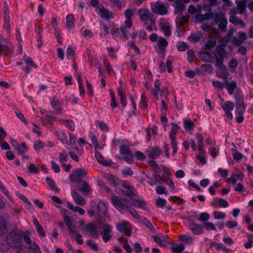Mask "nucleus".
Instances as JSON below:
<instances>
[{
	"label": "nucleus",
	"instance_id": "obj_1",
	"mask_svg": "<svg viewBox=\"0 0 253 253\" xmlns=\"http://www.w3.org/2000/svg\"><path fill=\"white\" fill-rule=\"evenodd\" d=\"M29 232L22 234L20 232H12L6 236V242L9 246L11 247H17L22 238L27 244H30L31 240L29 237Z\"/></svg>",
	"mask_w": 253,
	"mask_h": 253
},
{
	"label": "nucleus",
	"instance_id": "obj_2",
	"mask_svg": "<svg viewBox=\"0 0 253 253\" xmlns=\"http://www.w3.org/2000/svg\"><path fill=\"white\" fill-rule=\"evenodd\" d=\"M225 44L224 43H219L215 48L213 53L215 58V66L216 68L220 69H225V66L223 65V59L227 56V53L225 49Z\"/></svg>",
	"mask_w": 253,
	"mask_h": 253
},
{
	"label": "nucleus",
	"instance_id": "obj_3",
	"mask_svg": "<svg viewBox=\"0 0 253 253\" xmlns=\"http://www.w3.org/2000/svg\"><path fill=\"white\" fill-rule=\"evenodd\" d=\"M63 220L65 223L68 227V231L70 234L71 236L75 235V239L77 242V243L82 245L83 244L84 242L83 239H82V235L78 233L77 231L76 226L73 222V220L71 218V217L67 215H65L63 217Z\"/></svg>",
	"mask_w": 253,
	"mask_h": 253
},
{
	"label": "nucleus",
	"instance_id": "obj_4",
	"mask_svg": "<svg viewBox=\"0 0 253 253\" xmlns=\"http://www.w3.org/2000/svg\"><path fill=\"white\" fill-rule=\"evenodd\" d=\"M171 130L169 132V138L170 139V144L173 149V154H175L177 151V142L176 141V135L179 129L178 125L174 123L171 124Z\"/></svg>",
	"mask_w": 253,
	"mask_h": 253
},
{
	"label": "nucleus",
	"instance_id": "obj_5",
	"mask_svg": "<svg viewBox=\"0 0 253 253\" xmlns=\"http://www.w3.org/2000/svg\"><path fill=\"white\" fill-rule=\"evenodd\" d=\"M141 21L144 25L149 24V23H155V19L152 14L146 8H141L138 11Z\"/></svg>",
	"mask_w": 253,
	"mask_h": 253
},
{
	"label": "nucleus",
	"instance_id": "obj_6",
	"mask_svg": "<svg viewBox=\"0 0 253 253\" xmlns=\"http://www.w3.org/2000/svg\"><path fill=\"white\" fill-rule=\"evenodd\" d=\"M128 27L126 25L121 27L120 28H116L111 31V34L115 39L128 38Z\"/></svg>",
	"mask_w": 253,
	"mask_h": 253
},
{
	"label": "nucleus",
	"instance_id": "obj_7",
	"mask_svg": "<svg viewBox=\"0 0 253 253\" xmlns=\"http://www.w3.org/2000/svg\"><path fill=\"white\" fill-rule=\"evenodd\" d=\"M120 152L126 162L129 164L133 163V155L127 145L125 144L121 145L120 147Z\"/></svg>",
	"mask_w": 253,
	"mask_h": 253
},
{
	"label": "nucleus",
	"instance_id": "obj_8",
	"mask_svg": "<svg viewBox=\"0 0 253 253\" xmlns=\"http://www.w3.org/2000/svg\"><path fill=\"white\" fill-rule=\"evenodd\" d=\"M151 9L152 11L157 14L161 15L167 14L168 10L164 3L160 1L151 3Z\"/></svg>",
	"mask_w": 253,
	"mask_h": 253
},
{
	"label": "nucleus",
	"instance_id": "obj_9",
	"mask_svg": "<svg viewBox=\"0 0 253 253\" xmlns=\"http://www.w3.org/2000/svg\"><path fill=\"white\" fill-rule=\"evenodd\" d=\"M101 229V236L102 239L105 243H107L111 240L113 227L109 223H106L102 226Z\"/></svg>",
	"mask_w": 253,
	"mask_h": 253
},
{
	"label": "nucleus",
	"instance_id": "obj_10",
	"mask_svg": "<svg viewBox=\"0 0 253 253\" xmlns=\"http://www.w3.org/2000/svg\"><path fill=\"white\" fill-rule=\"evenodd\" d=\"M117 230L129 237L131 235V229L129 222L122 220L116 225Z\"/></svg>",
	"mask_w": 253,
	"mask_h": 253
},
{
	"label": "nucleus",
	"instance_id": "obj_11",
	"mask_svg": "<svg viewBox=\"0 0 253 253\" xmlns=\"http://www.w3.org/2000/svg\"><path fill=\"white\" fill-rule=\"evenodd\" d=\"M107 203L102 201H100L97 204L94 201H91L90 206L92 208H95L97 213L98 214H105L107 212Z\"/></svg>",
	"mask_w": 253,
	"mask_h": 253
},
{
	"label": "nucleus",
	"instance_id": "obj_12",
	"mask_svg": "<svg viewBox=\"0 0 253 253\" xmlns=\"http://www.w3.org/2000/svg\"><path fill=\"white\" fill-rule=\"evenodd\" d=\"M16 64L18 66L22 65L21 68L23 69L25 74H29L32 68V60L27 56H24L21 61L17 62Z\"/></svg>",
	"mask_w": 253,
	"mask_h": 253
},
{
	"label": "nucleus",
	"instance_id": "obj_13",
	"mask_svg": "<svg viewBox=\"0 0 253 253\" xmlns=\"http://www.w3.org/2000/svg\"><path fill=\"white\" fill-rule=\"evenodd\" d=\"M98 14L104 20H109L113 18V14L108 9L105 8L102 5H99L96 8Z\"/></svg>",
	"mask_w": 253,
	"mask_h": 253
},
{
	"label": "nucleus",
	"instance_id": "obj_14",
	"mask_svg": "<svg viewBox=\"0 0 253 253\" xmlns=\"http://www.w3.org/2000/svg\"><path fill=\"white\" fill-rule=\"evenodd\" d=\"M111 201L114 207L120 211H122L126 208L127 205L125 203L126 202L115 195L111 197Z\"/></svg>",
	"mask_w": 253,
	"mask_h": 253
},
{
	"label": "nucleus",
	"instance_id": "obj_15",
	"mask_svg": "<svg viewBox=\"0 0 253 253\" xmlns=\"http://www.w3.org/2000/svg\"><path fill=\"white\" fill-rule=\"evenodd\" d=\"M87 173V171L85 169H77L74 172H73L72 175L70 176V181L73 182H77L79 179L83 177Z\"/></svg>",
	"mask_w": 253,
	"mask_h": 253
},
{
	"label": "nucleus",
	"instance_id": "obj_16",
	"mask_svg": "<svg viewBox=\"0 0 253 253\" xmlns=\"http://www.w3.org/2000/svg\"><path fill=\"white\" fill-rule=\"evenodd\" d=\"M221 106L227 117L232 119L233 118V115L231 112L234 109L235 106L234 103L230 101H227L224 103L221 104Z\"/></svg>",
	"mask_w": 253,
	"mask_h": 253
},
{
	"label": "nucleus",
	"instance_id": "obj_17",
	"mask_svg": "<svg viewBox=\"0 0 253 253\" xmlns=\"http://www.w3.org/2000/svg\"><path fill=\"white\" fill-rule=\"evenodd\" d=\"M83 231L86 234L91 236L92 238H97V229L96 225L93 223L87 224Z\"/></svg>",
	"mask_w": 253,
	"mask_h": 253
},
{
	"label": "nucleus",
	"instance_id": "obj_18",
	"mask_svg": "<svg viewBox=\"0 0 253 253\" xmlns=\"http://www.w3.org/2000/svg\"><path fill=\"white\" fill-rule=\"evenodd\" d=\"M160 28L162 30L165 36H170L171 35V26L169 23L165 19H162L160 21Z\"/></svg>",
	"mask_w": 253,
	"mask_h": 253
},
{
	"label": "nucleus",
	"instance_id": "obj_19",
	"mask_svg": "<svg viewBox=\"0 0 253 253\" xmlns=\"http://www.w3.org/2000/svg\"><path fill=\"white\" fill-rule=\"evenodd\" d=\"M211 205L214 208L219 207L223 208H226L229 206L227 201L222 198H214L211 203Z\"/></svg>",
	"mask_w": 253,
	"mask_h": 253
},
{
	"label": "nucleus",
	"instance_id": "obj_20",
	"mask_svg": "<svg viewBox=\"0 0 253 253\" xmlns=\"http://www.w3.org/2000/svg\"><path fill=\"white\" fill-rule=\"evenodd\" d=\"M134 12L135 10L132 9H126L125 12V16L126 19L125 23L128 28H130L132 26L131 18L133 16Z\"/></svg>",
	"mask_w": 253,
	"mask_h": 253
},
{
	"label": "nucleus",
	"instance_id": "obj_21",
	"mask_svg": "<svg viewBox=\"0 0 253 253\" xmlns=\"http://www.w3.org/2000/svg\"><path fill=\"white\" fill-rule=\"evenodd\" d=\"M158 48H157V52L158 53H161L164 52L166 47L168 45L167 41L163 37H160L157 44Z\"/></svg>",
	"mask_w": 253,
	"mask_h": 253
},
{
	"label": "nucleus",
	"instance_id": "obj_22",
	"mask_svg": "<svg viewBox=\"0 0 253 253\" xmlns=\"http://www.w3.org/2000/svg\"><path fill=\"white\" fill-rule=\"evenodd\" d=\"M130 202L131 205L136 208H141L143 209H145L146 208V204L144 200L135 198H131L130 199Z\"/></svg>",
	"mask_w": 253,
	"mask_h": 253
},
{
	"label": "nucleus",
	"instance_id": "obj_23",
	"mask_svg": "<svg viewBox=\"0 0 253 253\" xmlns=\"http://www.w3.org/2000/svg\"><path fill=\"white\" fill-rule=\"evenodd\" d=\"M189 226L193 233L195 235H200L203 232V227L200 224H196L194 222H191Z\"/></svg>",
	"mask_w": 253,
	"mask_h": 253
},
{
	"label": "nucleus",
	"instance_id": "obj_24",
	"mask_svg": "<svg viewBox=\"0 0 253 253\" xmlns=\"http://www.w3.org/2000/svg\"><path fill=\"white\" fill-rule=\"evenodd\" d=\"M95 156L97 161L102 165L107 166L113 164L112 161L105 160L102 155L97 151V150H95Z\"/></svg>",
	"mask_w": 253,
	"mask_h": 253
},
{
	"label": "nucleus",
	"instance_id": "obj_25",
	"mask_svg": "<svg viewBox=\"0 0 253 253\" xmlns=\"http://www.w3.org/2000/svg\"><path fill=\"white\" fill-rule=\"evenodd\" d=\"M72 196L74 201L77 204L81 206L85 205L86 202L84 198L77 193L75 190L72 191Z\"/></svg>",
	"mask_w": 253,
	"mask_h": 253
},
{
	"label": "nucleus",
	"instance_id": "obj_26",
	"mask_svg": "<svg viewBox=\"0 0 253 253\" xmlns=\"http://www.w3.org/2000/svg\"><path fill=\"white\" fill-rule=\"evenodd\" d=\"M162 153V150L158 147L150 148L148 150L149 157L153 159L160 155Z\"/></svg>",
	"mask_w": 253,
	"mask_h": 253
},
{
	"label": "nucleus",
	"instance_id": "obj_27",
	"mask_svg": "<svg viewBox=\"0 0 253 253\" xmlns=\"http://www.w3.org/2000/svg\"><path fill=\"white\" fill-rule=\"evenodd\" d=\"M33 222L35 226V229L38 232L39 236L40 237H44L45 236V233L42 227L40 224L38 220L36 218L34 219Z\"/></svg>",
	"mask_w": 253,
	"mask_h": 253
},
{
	"label": "nucleus",
	"instance_id": "obj_28",
	"mask_svg": "<svg viewBox=\"0 0 253 253\" xmlns=\"http://www.w3.org/2000/svg\"><path fill=\"white\" fill-rule=\"evenodd\" d=\"M111 5L113 7H117L119 9L126 6V2L124 0H109Z\"/></svg>",
	"mask_w": 253,
	"mask_h": 253
},
{
	"label": "nucleus",
	"instance_id": "obj_29",
	"mask_svg": "<svg viewBox=\"0 0 253 253\" xmlns=\"http://www.w3.org/2000/svg\"><path fill=\"white\" fill-rule=\"evenodd\" d=\"M103 177L104 179L107 180L110 184L116 185L119 182V179L113 174L104 173Z\"/></svg>",
	"mask_w": 253,
	"mask_h": 253
},
{
	"label": "nucleus",
	"instance_id": "obj_30",
	"mask_svg": "<svg viewBox=\"0 0 253 253\" xmlns=\"http://www.w3.org/2000/svg\"><path fill=\"white\" fill-rule=\"evenodd\" d=\"M225 84L226 85L227 90L228 93L230 95L233 94L235 89L237 87V84L234 81H232L230 82H225Z\"/></svg>",
	"mask_w": 253,
	"mask_h": 253
},
{
	"label": "nucleus",
	"instance_id": "obj_31",
	"mask_svg": "<svg viewBox=\"0 0 253 253\" xmlns=\"http://www.w3.org/2000/svg\"><path fill=\"white\" fill-rule=\"evenodd\" d=\"M80 191L84 194L91 193V189L89 184L85 181H83L79 188Z\"/></svg>",
	"mask_w": 253,
	"mask_h": 253
},
{
	"label": "nucleus",
	"instance_id": "obj_32",
	"mask_svg": "<svg viewBox=\"0 0 253 253\" xmlns=\"http://www.w3.org/2000/svg\"><path fill=\"white\" fill-rule=\"evenodd\" d=\"M229 21L233 24L239 25L241 27H244L245 26L243 20L239 19L235 15H230L229 17Z\"/></svg>",
	"mask_w": 253,
	"mask_h": 253
},
{
	"label": "nucleus",
	"instance_id": "obj_33",
	"mask_svg": "<svg viewBox=\"0 0 253 253\" xmlns=\"http://www.w3.org/2000/svg\"><path fill=\"white\" fill-rule=\"evenodd\" d=\"M55 134L57 136L58 139L61 141L63 144L67 143V136L66 134L61 130H56Z\"/></svg>",
	"mask_w": 253,
	"mask_h": 253
},
{
	"label": "nucleus",
	"instance_id": "obj_34",
	"mask_svg": "<svg viewBox=\"0 0 253 253\" xmlns=\"http://www.w3.org/2000/svg\"><path fill=\"white\" fill-rule=\"evenodd\" d=\"M236 3L238 13L240 14L243 13L246 9V1L244 0H237Z\"/></svg>",
	"mask_w": 253,
	"mask_h": 253
},
{
	"label": "nucleus",
	"instance_id": "obj_35",
	"mask_svg": "<svg viewBox=\"0 0 253 253\" xmlns=\"http://www.w3.org/2000/svg\"><path fill=\"white\" fill-rule=\"evenodd\" d=\"M60 123L66 126L71 131H74L75 129V125L74 122L71 120H60Z\"/></svg>",
	"mask_w": 253,
	"mask_h": 253
},
{
	"label": "nucleus",
	"instance_id": "obj_36",
	"mask_svg": "<svg viewBox=\"0 0 253 253\" xmlns=\"http://www.w3.org/2000/svg\"><path fill=\"white\" fill-rule=\"evenodd\" d=\"M153 238L154 241L160 246L166 247L167 246L168 241H165L164 239H162L160 235L159 236H153Z\"/></svg>",
	"mask_w": 253,
	"mask_h": 253
},
{
	"label": "nucleus",
	"instance_id": "obj_37",
	"mask_svg": "<svg viewBox=\"0 0 253 253\" xmlns=\"http://www.w3.org/2000/svg\"><path fill=\"white\" fill-rule=\"evenodd\" d=\"M202 9V6L200 5H198L197 7L193 5H190L188 7V12L191 14H194L197 13H201Z\"/></svg>",
	"mask_w": 253,
	"mask_h": 253
},
{
	"label": "nucleus",
	"instance_id": "obj_38",
	"mask_svg": "<svg viewBox=\"0 0 253 253\" xmlns=\"http://www.w3.org/2000/svg\"><path fill=\"white\" fill-rule=\"evenodd\" d=\"M210 247L211 249L214 248L216 250H222L224 252H226L227 251V248L223 246V245L221 243L218 244L216 242H211L210 244Z\"/></svg>",
	"mask_w": 253,
	"mask_h": 253
},
{
	"label": "nucleus",
	"instance_id": "obj_39",
	"mask_svg": "<svg viewBox=\"0 0 253 253\" xmlns=\"http://www.w3.org/2000/svg\"><path fill=\"white\" fill-rule=\"evenodd\" d=\"M185 246L182 244H174L171 247V251L174 253H180L184 250Z\"/></svg>",
	"mask_w": 253,
	"mask_h": 253
},
{
	"label": "nucleus",
	"instance_id": "obj_40",
	"mask_svg": "<svg viewBox=\"0 0 253 253\" xmlns=\"http://www.w3.org/2000/svg\"><path fill=\"white\" fill-rule=\"evenodd\" d=\"M118 95L120 97V100L121 102V104L122 106L124 107L126 106V94L123 91L122 88L121 87H119L118 88Z\"/></svg>",
	"mask_w": 253,
	"mask_h": 253
},
{
	"label": "nucleus",
	"instance_id": "obj_41",
	"mask_svg": "<svg viewBox=\"0 0 253 253\" xmlns=\"http://www.w3.org/2000/svg\"><path fill=\"white\" fill-rule=\"evenodd\" d=\"M45 144L41 140H36L35 141L34 144V147L35 150L37 152H40L43 147L45 146Z\"/></svg>",
	"mask_w": 253,
	"mask_h": 253
},
{
	"label": "nucleus",
	"instance_id": "obj_42",
	"mask_svg": "<svg viewBox=\"0 0 253 253\" xmlns=\"http://www.w3.org/2000/svg\"><path fill=\"white\" fill-rule=\"evenodd\" d=\"M6 230L5 221L3 217L0 215V236L4 234Z\"/></svg>",
	"mask_w": 253,
	"mask_h": 253
},
{
	"label": "nucleus",
	"instance_id": "obj_43",
	"mask_svg": "<svg viewBox=\"0 0 253 253\" xmlns=\"http://www.w3.org/2000/svg\"><path fill=\"white\" fill-rule=\"evenodd\" d=\"M184 5L180 2H176L174 3V12L176 13H181L184 8Z\"/></svg>",
	"mask_w": 253,
	"mask_h": 253
},
{
	"label": "nucleus",
	"instance_id": "obj_44",
	"mask_svg": "<svg viewBox=\"0 0 253 253\" xmlns=\"http://www.w3.org/2000/svg\"><path fill=\"white\" fill-rule=\"evenodd\" d=\"M67 26L69 29H71L74 26V17L72 14L68 15L66 17Z\"/></svg>",
	"mask_w": 253,
	"mask_h": 253
},
{
	"label": "nucleus",
	"instance_id": "obj_45",
	"mask_svg": "<svg viewBox=\"0 0 253 253\" xmlns=\"http://www.w3.org/2000/svg\"><path fill=\"white\" fill-rule=\"evenodd\" d=\"M179 238L181 241L187 243H193V238L189 235L182 234L179 236Z\"/></svg>",
	"mask_w": 253,
	"mask_h": 253
},
{
	"label": "nucleus",
	"instance_id": "obj_46",
	"mask_svg": "<svg viewBox=\"0 0 253 253\" xmlns=\"http://www.w3.org/2000/svg\"><path fill=\"white\" fill-rule=\"evenodd\" d=\"M68 160V155L66 151H64L59 155V161L61 165L66 162Z\"/></svg>",
	"mask_w": 253,
	"mask_h": 253
},
{
	"label": "nucleus",
	"instance_id": "obj_47",
	"mask_svg": "<svg viewBox=\"0 0 253 253\" xmlns=\"http://www.w3.org/2000/svg\"><path fill=\"white\" fill-rule=\"evenodd\" d=\"M194 124L190 120H185L184 122V126L186 131H189L193 129Z\"/></svg>",
	"mask_w": 253,
	"mask_h": 253
},
{
	"label": "nucleus",
	"instance_id": "obj_48",
	"mask_svg": "<svg viewBox=\"0 0 253 253\" xmlns=\"http://www.w3.org/2000/svg\"><path fill=\"white\" fill-rule=\"evenodd\" d=\"M41 31H42V29L40 27H37L35 29V32L38 35V39L37 40V42H38L37 45H38V48H40L41 47L42 44V36L41 35Z\"/></svg>",
	"mask_w": 253,
	"mask_h": 253
},
{
	"label": "nucleus",
	"instance_id": "obj_49",
	"mask_svg": "<svg viewBox=\"0 0 253 253\" xmlns=\"http://www.w3.org/2000/svg\"><path fill=\"white\" fill-rule=\"evenodd\" d=\"M177 24L181 27H183L185 24L188 21L189 18L185 16H182L179 19H177Z\"/></svg>",
	"mask_w": 253,
	"mask_h": 253
},
{
	"label": "nucleus",
	"instance_id": "obj_50",
	"mask_svg": "<svg viewBox=\"0 0 253 253\" xmlns=\"http://www.w3.org/2000/svg\"><path fill=\"white\" fill-rule=\"evenodd\" d=\"M226 19L227 18H226L224 14L222 13L216 14L214 16V21L216 23L220 22L221 21H222L223 20H224Z\"/></svg>",
	"mask_w": 253,
	"mask_h": 253
},
{
	"label": "nucleus",
	"instance_id": "obj_51",
	"mask_svg": "<svg viewBox=\"0 0 253 253\" xmlns=\"http://www.w3.org/2000/svg\"><path fill=\"white\" fill-rule=\"evenodd\" d=\"M143 224L146 226L151 232L155 233L156 231L153 225L146 218H144L142 220Z\"/></svg>",
	"mask_w": 253,
	"mask_h": 253
},
{
	"label": "nucleus",
	"instance_id": "obj_52",
	"mask_svg": "<svg viewBox=\"0 0 253 253\" xmlns=\"http://www.w3.org/2000/svg\"><path fill=\"white\" fill-rule=\"evenodd\" d=\"M227 19H225L219 22L218 28L222 32H225L227 30Z\"/></svg>",
	"mask_w": 253,
	"mask_h": 253
},
{
	"label": "nucleus",
	"instance_id": "obj_53",
	"mask_svg": "<svg viewBox=\"0 0 253 253\" xmlns=\"http://www.w3.org/2000/svg\"><path fill=\"white\" fill-rule=\"evenodd\" d=\"M86 244L93 250L94 251H98L99 250V247L96 243L94 242L92 240H87L86 241Z\"/></svg>",
	"mask_w": 253,
	"mask_h": 253
},
{
	"label": "nucleus",
	"instance_id": "obj_54",
	"mask_svg": "<svg viewBox=\"0 0 253 253\" xmlns=\"http://www.w3.org/2000/svg\"><path fill=\"white\" fill-rule=\"evenodd\" d=\"M126 209L129 211V212L133 217H134L135 218H136L137 219H140V216L139 215V214L133 208H132L127 206H126Z\"/></svg>",
	"mask_w": 253,
	"mask_h": 253
},
{
	"label": "nucleus",
	"instance_id": "obj_55",
	"mask_svg": "<svg viewBox=\"0 0 253 253\" xmlns=\"http://www.w3.org/2000/svg\"><path fill=\"white\" fill-rule=\"evenodd\" d=\"M46 182L51 190L58 191L56 185L52 179L49 177H46Z\"/></svg>",
	"mask_w": 253,
	"mask_h": 253
},
{
	"label": "nucleus",
	"instance_id": "obj_56",
	"mask_svg": "<svg viewBox=\"0 0 253 253\" xmlns=\"http://www.w3.org/2000/svg\"><path fill=\"white\" fill-rule=\"evenodd\" d=\"M201 37L196 34H192L188 37V40L193 42H197L200 41Z\"/></svg>",
	"mask_w": 253,
	"mask_h": 253
},
{
	"label": "nucleus",
	"instance_id": "obj_57",
	"mask_svg": "<svg viewBox=\"0 0 253 253\" xmlns=\"http://www.w3.org/2000/svg\"><path fill=\"white\" fill-rule=\"evenodd\" d=\"M16 150L18 152L21 154L26 153L27 151V148L26 143L23 142L21 144V145H19Z\"/></svg>",
	"mask_w": 253,
	"mask_h": 253
},
{
	"label": "nucleus",
	"instance_id": "obj_58",
	"mask_svg": "<svg viewBox=\"0 0 253 253\" xmlns=\"http://www.w3.org/2000/svg\"><path fill=\"white\" fill-rule=\"evenodd\" d=\"M51 105L56 110L60 111L61 109L60 108V103L59 100L53 98L51 101Z\"/></svg>",
	"mask_w": 253,
	"mask_h": 253
},
{
	"label": "nucleus",
	"instance_id": "obj_59",
	"mask_svg": "<svg viewBox=\"0 0 253 253\" xmlns=\"http://www.w3.org/2000/svg\"><path fill=\"white\" fill-rule=\"evenodd\" d=\"M140 106L144 109L147 108V107L146 97L144 94H141Z\"/></svg>",
	"mask_w": 253,
	"mask_h": 253
},
{
	"label": "nucleus",
	"instance_id": "obj_60",
	"mask_svg": "<svg viewBox=\"0 0 253 253\" xmlns=\"http://www.w3.org/2000/svg\"><path fill=\"white\" fill-rule=\"evenodd\" d=\"M149 165L152 168L155 172L158 173L160 170V168L156 161L151 160L149 162Z\"/></svg>",
	"mask_w": 253,
	"mask_h": 253
},
{
	"label": "nucleus",
	"instance_id": "obj_61",
	"mask_svg": "<svg viewBox=\"0 0 253 253\" xmlns=\"http://www.w3.org/2000/svg\"><path fill=\"white\" fill-rule=\"evenodd\" d=\"M216 44V41L215 40H209L208 41L206 44V48L210 50L213 47H214Z\"/></svg>",
	"mask_w": 253,
	"mask_h": 253
},
{
	"label": "nucleus",
	"instance_id": "obj_62",
	"mask_svg": "<svg viewBox=\"0 0 253 253\" xmlns=\"http://www.w3.org/2000/svg\"><path fill=\"white\" fill-rule=\"evenodd\" d=\"M177 48L180 51H184L188 48V46L186 43L184 42H179L177 45Z\"/></svg>",
	"mask_w": 253,
	"mask_h": 253
},
{
	"label": "nucleus",
	"instance_id": "obj_63",
	"mask_svg": "<svg viewBox=\"0 0 253 253\" xmlns=\"http://www.w3.org/2000/svg\"><path fill=\"white\" fill-rule=\"evenodd\" d=\"M210 215L207 212L201 213L200 215L198 220L201 221H206L209 219Z\"/></svg>",
	"mask_w": 253,
	"mask_h": 253
},
{
	"label": "nucleus",
	"instance_id": "obj_64",
	"mask_svg": "<svg viewBox=\"0 0 253 253\" xmlns=\"http://www.w3.org/2000/svg\"><path fill=\"white\" fill-rule=\"evenodd\" d=\"M156 206L159 207H163L166 204V200L161 198H158L156 200Z\"/></svg>",
	"mask_w": 253,
	"mask_h": 253
}]
</instances>
